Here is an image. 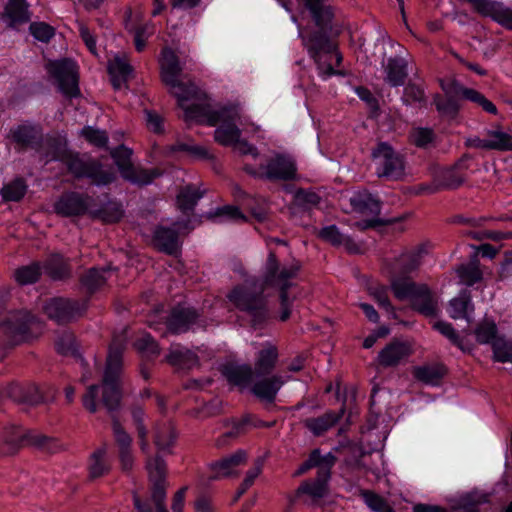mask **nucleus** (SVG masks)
Wrapping results in <instances>:
<instances>
[{
  "label": "nucleus",
  "mask_w": 512,
  "mask_h": 512,
  "mask_svg": "<svg viewBox=\"0 0 512 512\" xmlns=\"http://www.w3.org/2000/svg\"><path fill=\"white\" fill-rule=\"evenodd\" d=\"M442 89L445 93L461 95L463 99L469 100L479 105L487 113L493 115L498 113L497 107L489 99H487L484 94L475 89L464 87L457 81H452L447 86L442 85Z\"/></svg>",
  "instance_id": "412c9836"
},
{
  "label": "nucleus",
  "mask_w": 512,
  "mask_h": 512,
  "mask_svg": "<svg viewBox=\"0 0 512 512\" xmlns=\"http://www.w3.org/2000/svg\"><path fill=\"white\" fill-rule=\"evenodd\" d=\"M446 95V99H443L440 95H436L434 104L439 113L454 118L460 109L456 97H461V95H455L454 93H446Z\"/></svg>",
  "instance_id": "603ef678"
},
{
  "label": "nucleus",
  "mask_w": 512,
  "mask_h": 512,
  "mask_svg": "<svg viewBox=\"0 0 512 512\" xmlns=\"http://www.w3.org/2000/svg\"><path fill=\"white\" fill-rule=\"evenodd\" d=\"M368 291L369 295L373 297L380 307L384 308L387 312H394V307L389 300L388 288L386 286H370Z\"/></svg>",
  "instance_id": "338daca9"
},
{
  "label": "nucleus",
  "mask_w": 512,
  "mask_h": 512,
  "mask_svg": "<svg viewBox=\"0 0 512 512\" xmlns=\"http://www.w3.org/2000/svg\"><path fill=\"white\" fill-rule=\"evenodd\" d=\"M163 171L159 168L146 169L140 166L132 165L122 177L130 183L138 186L151 184L156 178L160 177Z\"/></svg>",
  "instance_id": "e433bc0d"
},
{
  "label": "nucleus",
  "mask_w": 512,
  "mask_h": 512,
  "mask_svg": "<svg viewBox=\"0 0 512 512\" xmlns=\"http://www.w3.org/2000/svg\"><path fill=\"white\" fill-rule=\"evenodd\" d=\"M109 268H96L88 269L80 278V284L87 293L92 294L99 290L106 284Z\"/></svg>",
  "instance_id": "a19ab883"
},
{
  "label": "nucleus",
  "mask_w": 512,
  "mask_h": 512,
  "mask_svg": "<svg viewBox=\"0 0 512 512\" xmlns=\"http://www.w3.org/2000/svg\"><path fill=\"white\" fill-rule=\"evenodd\" d=\"M259 169L262 170L260 178L269 181H291L297 175V165L293 157L282 153L275 154Z\"/></svg>",
  "instance_id": "2eb2a0df"
},
{
  "label": "nucleus",
  "mask_w": 512,
  "mask_h": 512,
  "mask_svg": "<svg viewBox=\"0 0 512 512\" xmlns=\"http://www.w3.org/2000/svg\"><path fill=\"white\" fill-rule=\"evenodd\" d=\"M123 351V342L116 338L113 339L109 346L102 384L90 385L82 397L83 406L90 413H96L98 410L97 398L100 389L102 391L101 403L108 413L113 414L120 408ZM112 430L119 450L131 449L132 438L114 415H112Z\"/></svg>",
  "instance_id": "f257e3e1"
},
{
  "label": "nucleus",
  "mask_w": 512,
  "mask_h": 512,
  "mask_svg": "<svg viewBox=\"0 0 512 512\" xmlns=\"http://www.w3.org/2000/svg\"><path fill=\"white\" fill-rule=\"evenodd\" d=\"M493 358L497 362H512V341L503 336H499L491 344Z\"/></svg>",
  "instance_id": "13d9d810"
},
{
  "label": "nucleus",
  "mask_w": 512,
  "mask_h": 512,
  "mask_svg": "<svg viewBox=\"0 0 512 512\" xmlns=\"http://www.w3.org/2000/svg\"><path fill=\"white\" fill-rule=\"evenodd\" d=\"M161 65V78L166 86L170 88V92L177 98L182 106L183 100H189L196 96L197 87L189 81L187 83L179 80L182 68L179 63L178 56L170 48L162 50Z\"/></svg>",
  "instance_id": "423d86ee"
},
{
  "label": "nucleus",
  "mask_w": 512,
  "mask_h": 512,
  "mask_svg": "<svg viewBox=\"0 0 512 512\" xmlns=\"http://www.w3.org/2000/svg\"><path fill=\"white\" fill-rule=\"evenodd\" d=\"M10 137L16 144L18 152L35 149L39 150L43 136L41 130L34 125L22 124L10 130Z\"/></svg>",
  "instance_id": "6ab92c4d"
},
{
  "label": "nucleus",
  "mask_w": 512,
  "mask_h": 512,
  "mask_svg": "<svg viewBox=\"0 0 512 512\" xmlns=\"http://www.w3.org/2000/svg\"><path fill=\"white\" fill-rule=\"evenodd\" d=\"M456 273L461 283L466 286H472L480 282L483 277V273L479 267V260L476 257L467 264L459 265L456 269Z\"/></svg>",
  "instance_id": "a18cd8bd"
},
{
  "label": "nucleus",
  "mask_w": 512,
  "mask_h": 512,
  "mask_svg": "<svg viewBox=\"0 0 512 512\" xmlns=\"http://www.w3.org/2000/svg\"><path fill=\"white\" fill-rule=\"evenodd\" d=\"M264 290V284L253 279L234 287L228 294L230 302L250 317L254 327L262 325L269 317Z\"/></svg>",
  "instance_id": "f03ea898"
},
{
  "label": "nucleus",
  "mask_w": 512,
  "mask_h": 512,
  "mask_svg": "<svg viewBox=\"0 0 512 512\" xmlns=\"http://www.w3.org/2000/svg\"><path fill=\"white\" fill-rule=\"evenodd\" d=\"M153 243L159 251L174 255L178 250V232L173 228L159 226L154 231Z\"/></svg>",
  "instance_id": "2f4dec72"
},
{
  "label": "nucleus",
  "mask_w": 512,
  "mask_h": 512,
  "mask_svg": "<svg viewBox=\"0 0 512 512\" xmlns=\"http://www.w3.org/2000/svg\"><path fill=\"white\" fill-rule=\"evenodd\" d=\"M80 135L85 138L90 144L102 148L108 143V136L105 131L95 129L91 126L84 127Z\"/></svg>",
  "instance_id": "0e129e2a"
},
{
  "label": "nucleus",
  "mask_w": 512,
  "mask_h": 512,
  "mask_svg": "<svg viewBox=\"0 0 512 512\" xmlns=\"http://www.w3.org/2000/svg\"><path fill=\"white\" fill-rule=\"evenodd\" d=\"M42 269L54 281L66 280L72 275L69 260L59 253L50 254L44 261Z\"/></svg>",
  "instance_id": "cd10ccee"
},
{
  "label": "nucleus",
  "mask_w": 512,
  "mask_h": 512,
  "mask_svg": "<svg viewBox=\"0 0 512 512\" xmlns=\"http://www.w3.org/2000/svg\"><path fill=\"white\" fill-rule=\"evenodd\" d=\"M473 309L469 292H462L459 297L450 301V316L453 319H468V310Z\"/></svg>",
  "instance_id": "864d4df0"
},
{
  "label": "nucleus",
  "mask_w": 512,
  "mask_h": 512,
  "mask_svg": "<svg viewBox=\"0 0 512 512\" xmlns=\"http://www.w3.org/2000/svg\"><path fill=\"white\" fill-rule=\"evenodd\" d=\"M131 156L132 150L124 145H120L111 151V157L114 159L121 176L133 165Z\"/></svg>",
  "instance_id": "bf43d9fd"
},
{
  "label": "nucleus",
  "mask_w": 512,
  "mask_h": 512,
  "mask_svg": "<svg viewBox=\"0 0 512 512\" xmlns=\"http://www.w3.org/2000/svg\"><path fill=\"white\" fill-rule=\"evenodd\" d=\"M247 454L244 450H238L232 455L225 457L219 461L212 462L210 469L213 471V478L229 477L235 474V469L245 464Z\"/></svg>",
  "instance_id": "7c9ffc66"
},
{
  "label": "nucleus",
  "mask_w": 512,
  "mask_h": 512,
  "mask_svg": "<svg viewBox=\"0 0 512 512\" xmlns=\"http://www.w3.org/2000/svg\"><path fill=\"white\" fill-rule=\"evenodd\" d=\"M46 68L50 76L57 82L58 88L64 96L76 98L80 95L75 62L69 59L51 61Z\"/></svg>",
  "instance_id": "ddd939ff"
},
{
  "label": "nucleus",
  "mask_w": 512,
  "mask_h": 512,
  "mask_svg": "<svg viewBox=\"0 0 512 512\" xmlns=\"http://www.w3.org/2000/svg\"><path fill=\"white\" fill-rule=\"evenodd\" d=\"M85 305L68 298H52L44 305L45 314L58 324L68 323L82 315Z\"/></svg>",
  "instance_id": "dca6fc26"
},
{
  "label": "nucleus",
  "mask_w": 512,
  "mask_h": 512,
  "mask_svg": "<svg viewBox=\"0 0 512 512\" xmlns=\"http://www.w3.org/2000/svg\"><path fill=\"white\" fill-rule=\"evenodd\" d=\"M425 253V246L422 244L402 253L397 259V265L401 273L408 274L416 270L420 266L421 259Z\"/></svg>",
  "instance_id": "79ce46f5"
},
{
  "label": "nucleus",
  "mask_w": 512,
  "mask_h": 512,
  "mask_svg": "<svg viewBox=\"0 0 512 512\" xmlns=\"http://www.w3.org/2000/svg\"><path fill=\"white\" fill-rule=\"evenodd\" d=\"M219 122L221 125L214 132L216 142L223 146H232L239 142L241 130L237 123L241 124L240 108L237 105H230L211 112L208 116V124L216 126Z\"/></svg>",
  "instance_id": "0eeeda50"
},
{
  "label": "nucleus",
  "mask_w": 512,
  "mask_h": 512,
  "mask_svg": "<svg viewBox=\"0 0 512 512\" xmlns=\"http://www.w3.org/2000/svg\"><path fill=\"white\" fill-rule=\"evenodd\" d=\"M489 502V494L469 493L460 498L458 512H480L478 507Z\"/></svg>",
  "instance_id": "3c124183"
},
{
  "label": "nucleus",
  "mask_w": 512,
  "mask_h": 512,
  "mask_svg": "<svg viewBox=\"0 0 512 512\" xmlns=\"http://www.w3.org/2000/svg\"><path fill=\"white\" fill-rule=\"evenodd\" d=\"M105 454L106 451L104 449H99L92 454L89 466L91 478L101 477L109 471V466L105 461Z\"/></svg>",
  "instance_id": "680f3d73"
},
{
  "label": "nucleus",
  "mask_w": 512,
  "mask_h": 512,
  "mask_svg": "<svg viewBox=\"0 0 512 512\" xmlns=\"http://www.w3.org/2000/svg\"><path fill=\"white\" fill-rule=\"evenodd\" d=\"M410 302L413 310L426 317H436L439 313L438 299L426 284L420 286Z\"/></svg>",
  "instance_id": "5701e85b"
},
{
  "label": "nucleus",
  "mask_w": 512,
  "mask_h": 512,
  "mask_svg": "<svg viewBox=\"0 0 512 512\" xmlns=\"http://www.w3.org/2000/svg\"><path fill=\"white\" fill-rule=\"evenodd\" d=\"M92 198L85 193L69 191L63 193L54 203V212L62 217H78L84 215Z\"/></svg>",
  "instance_id": "f3484780"
},
{
  "label": "nucleus",
  "mask_w": 512,
  "mask_h": 512,
  "mask_svg": "<svg viewBox=\"0 0 512 512\" xmlns=\"http://www.w3.org/2000/svg\"><path fill=\"white\" fill-rule=\"evenodd\" d=\"M371 158L379 178L397 181L404 176V157L389 143L378 142L371 151Z\"/></svg>",
  "instance_id": "6e6552de"
},
{
  "label": "nucleus",
  "mask_w": 512,
  "mask_h": 512,
  "mask_svg": "<svg viewBox=\"0 0 512 512\" xmlns=\"http://www.w3.org/2000/svg\"><path fill=\"white\" fill-rule=\"evenodd\" d=\"M39 326L37 319L28 311L20 310L11 313L0 324V331L7 344L11 346L31 340L35 336V329Z\"/></svg>",
  "instance_id": "1a4fd4ad"
},
{
  "label": "nucleus",
  "mask_w": 512,
  "mask_h": 512,
  "mask_svg": "<svg viewBox=\"0 0 512 512\" xmlns=\"http://www.w3.org/2000/svg\"><path fill=\"white\" fill-rule=\"evenodd\" d=\"M42 274V266L39 262H32L29 265L17 268L14 271L15 281L20 285L36 283Z\"/></svg>",
  "instance_id": "de8ad7c7"
},
{
  "label": "nucleus",
  "mask_w": 512,
  "mask_h": 512,
  "mask_svg": "<svg viewBox=\"0 0 512 512\" xmlns=\"http://www.w3.org/2000/svg\"><path fill=\"white\" fill-rule=\"evenodd\" d=\"M329 456H334L332 453H327L326 455H321L319 449H314L308 459L302 463L299 468L294 472V476L298 477L300 475H303L308 470L312 468H317V470L320 469L325 464H328L330 462V459H328Z\"/></svg>",
  "instance_id": "4d7b16f0"
},
{
  "label": "nucleus",
  "mask_w": 512,
  "mask_h": 512,
  "mask_svg": "<svg viewBox=\"0 0 512 512\" xmlns=\"http://www.w3.org/2000/svg\"><path fill=\"white\" fill-rule=\"evenodd\" d=\"M385 80L393 87L401 86L407 78V63L400 57L389 58L384 68Z\"/></svg>",
  "instance_id": "58836bf2"
},
{
  "label": "nucleus",
  "mask_w": 512,
  "mask_h": 512,
  "mask_svg": "<svg viewBox=\"0 0 512 512\" xmlns=\"http://www.w3.org/2000/svg\"><path fill=\"white\" fill-rule=\"evenodd\" d=\"M402 101L406 105H412L414 103L425 104L426 96L424 89L414 83L407 84L403 91Z\"/></svg>",
  "instance_id": "e2e57ef3"
},
{
  "label": "nucleus",
  "mask_w": 512,
  "mask_h": 512,
  "mask_svg": "<svg viewBox=\"0 0 512 512\" xmlns=\"http://www.w3.org/2000/svg\"><path fill=\"white\" fill-rule=\"evenodd\" d=\"M278 356L277 347L270 343H266L257 353L255 358V370H253L255 375L258 377L270 375L276 367Z\"/></svg>",
  "instance_id": "c85d7f7f"
},
{
  "label": "nucleus",
  "mask_w": 512,
  "mask_h": 512,
  "mask_svg": "<svg viewBox=\"0 0 512 512\" xmlns=\"http://www.w3.org/2000/svg\"><path fill=\"white\" fill-rule=\"evenodd\" d=\"M124 211L122 205L118 202L110 201L98 209L94 216L105 223H116L123 217Z\"/></svg>",
  "instance_id": "6e6d98bb"
},
{
  "label": "nucleus",
  "mask_w": 512,
  "mask_h": 512,
  "mask_svg": "<svg viewBox=\"0 0 512 512\" xmlns=\"http://www.w3.org/2000/svg\"><path fill=\"white\" fill-rule=\"evenodd\" d=\"M319 28L317 31H311L308 34L299 33L303 46L307 49L309 56L314 60L319 75L327 79L338 74L332 65V58L335 57L336 65H340L342 55L338 51L336 44L326 34L325 30L330 28Z\"/></svg>",
  "instance_id": "20e7f679"
},
{
  "label": "nucleus",
  "mask_w": 512,
  "mask_h": 512,
  "mask_svg": "<svg viewBox=\"0 0 512 512\" xmlns=\"http://www.w3.org/2000/svg\"><path fill=\"white\" fill-rule=\"evenodd\" d=\"M360 496L373 512H395L385 498L371 490H361Z\"/></svg>",
  "instance_id": "5fc2aeb1"
},
{
  "label": "nucleus",
  "mask_w": 512,
  "mask_h": 512,
  "mask_svg": "<svg viewBox=\"0 0 512 512\" xmlns=\"http://www.w3.org/2000/svg\"><path fill=\"white\" fill-rule=\"evenodd\" d=\"M411 354L410 346L401 341H392L387 344L378 355L379 365L388 368L399 365Z\"/></svg>",
  "instance_id": "b1692460"
},
{
  "label": "nucleus",
  "mask_w": 512,
  "mask_h": 512,
  "mask_svg": "<svg viewBox=\"0 0 512 512\" xmlns=\"http://www.w3.org/2000/svg\"><path fill=\"white\" fill-rule=\"evenodd\" d=\"M283 384L284 380L280 375H272L256 382L251 387V392L261 401L273 404Z\"/></svg>",
  "instance_id": "bb28decb"
},
{
  "label": "nucleus",
  "mask_w": 512,
  "mask_h": 512,
  "mask_svg": "<svg viewBox=\"0 0 512 512\" xmlns=\"http://www.w3.org/2000/svg\"><path fill=\"white\" fill-rule=\"evenodd\" d=\"M446 372V367L443 364H432L416 367L414 369V376L423 383L437 385Z\"/></svg>",
  "instance_id": "c03bdc74"
},
{
  "label": "nucleus",
  "mask_w": 512,
  "mask_h": 512,
  "mask_svg": "<svg viewBox=\"0 0 512 512\" xmlns=\"http://www.w3.org/2000/svg\"><path fill=\"white\" fill-rule=\"evenodd\" d=\"M135 347L141 353L146 354L147 357H156L160 353V348L157 342L149 334H145L138 338L135 342Z\"/></svg>",
  "instance_id": "774afa93"
},
{
  "label": "nucleus",
  "mask_w": 512,
  "mask_h": 512,
  "mask_svg": "<svg viewBox=\"0 0 512 512\" xmlns=\"http://www.w3.org/2000/svg\"><path fill=\"white\" fill-rule=\"evenodd\" d=\"M433 328L445 336L450 342L457 346L460 350L466 351L463 339L456 332L451 323L445 321H437L434 323Z\"/></svg>",
  "instance_id": "052dcab7"
},
{
  "label": "nucleus",
  "mask_w": 512,
  "mask_h": 512,
  "mask_svg": "<svg viewBox=\"0 0 512 512\" xmlns=\"http://www.w3.org/2000/svg\"><path fill=\"white\" fill-rule=\"evenodd\" d=\"M27 192V185L22 178H16L1 188L0 194L4 201H20Z\"/></svg>",
  "instance_id": "8fccbe9b"
},
{
  "label": "nucleus",
  "mask_w": 512,
  "mask_h": 512,
  "mask_svg": "<svg viewBox=\"0 0 512 512\" xmlns=\"http://www.w3.org/2000/svg\"><path fill=\"white\" fill-rule=\"evenodd\" d=\"M1 437L4 443L11 446V449H15L23 442H27V444L33 445L49 453H55L60 447L55 438L48 437L35 431L24 432L21 427L15 425L5 427Z\"/></svg>",
  "instance_id": "f8f14e48"
},
{
  "label": "nucleus",
  "mask_w": 512,
  "mask_h": 512,
  "mask_svg": "<svg viewBox=\"0 0 512 512\" xmlns=\"http://www.w3.org/2000/svg\"><path fill=\"white\" fill-rule=\"evenodd\" d=\"M295 203L297 206L302 209H311L312 207H316L320 203V196L313 192L305 189H299L295 193Z\"/></svg>",
  "instance_id": "69168bd1"
},
{
  "label": "nucleus",
  "mask_w": 512,
  "mask_h": 512,
  "mask_svg": "<svg viewBox=\"0 0 512 512\" xmlns=\"http://www.w3.org/2000/svg\"><path fill=\"white\" fill-rule=\"evenodd\" d=\"M390 285L394 296L398 300L409 299L411 301L422 284L412 281L409 277H393Z\"/></svg>",
  "instance_id": "37998d69"
},
{
  "label": "nucleus",
  "mask_w": 512,
  "mask_h": 512,
  "mask_svg": "<svg viewBox=\"0 0 512 512\" xmlns=\"http://www.w3.org/2000/svg\"><path fill=\"white\" fill-rule=\"evenodd\" d=\"M222 375L232 386L238 387L240 391L251 386L254 371L248 364L226 363L221 368Z\"/></svg>",
  "instance_id": "aec40b11"
},
{
  "label": "nucleus",
  "mask_w": 512,
  "mask_h": 512,
  "mask_svg": "<svg viewBox=\"0 0 512 512\" xmlns=\"http://www.w3.org/2000/svg\"><path fill=\"white\" fill-rule=\"evenodd\" d=\"M465 181V173L460 171L458 166L441 171L435 176L433 180V187L431 193H436L441 190H453L460 187Z\"/></svg>",
  "instance_id": "c756f323"
},
{
  "label": "nucleus",
  "mask_w": 512,
  "mask_h": 512,
  "mask_svg": "<svg viewBox=\"0 0 512 512\" xmlns=\"http://www.w3.org/2000/svg\"><path fill=\"white\" fill-rule=\"evenodd\" d=\"M328 459H330V462L317 470L316 478L303 481L293 494L287 495L289 508L303 496H308L313 502H317L326 496L328 482L331 478V469L336 462V457L329 456Z\"/></svg>",
  "instance_id": "9d476101"
},
{
  "label": "nucleus",
  "mask_w": 512,
  "mask_h": 512,
  "mask_svg": "<svg viewBox=\"0 0 512 512\" xmlns=\"http://www.w3.org/2000/svg\"><path fill=\"white\" fill-rule=\"evenodd\" d=\"M481 15L491 17L502 26L512 30V10L491 0H467Z\"/></svg>",
  "instance_id": "a211bd4d"
},
{
  "label": "nucleus",
  "mask_w": 512,
  "mask_h": 512,
  "mask_svg": "<svg viewBox=\"0 0 512 512\" xmlns=\"http://www.w3.org/2000/svg\"><path fill=\"white\" fill-rule=\"evenodd\" d=\"M299 270L300 265L298 264L281 265L275 252H269L265 264L264 278L261 283L264 284V288L267 286L280 291L281 321H286L290 317L291 301L287 291L293 285V280L297 277Z\"/></svg>",
  "instance_id": "39448f33"
},
{
  "label": "nucleus",
  "mask_w": 512,
  "mask_h": 512,
  "mask_svg": "<svg viewBox=\"0 0 512 512\" xmlns=\"http://www.w3.org/2000/svg\"><path fill=\"white\" fill-rule=\"evenodd\" d=\"M474 335L479 344H492L499 337L498 327L493 319L484 318L476 325Z\"/></svg>",
  "instance_id": "49530a36"
},
{
  "label": "nucleus",
  "mask_w": 512,
  "mask_h": 512,
  "mask_svg": "<svg viewBox=\"0 0 512 512\" xmlns=\"http://www.w3.org/2000/svg\"><path fill=\"white\" fill-rule=\"evenodd\" d=\"M318 236L333 246H343L350 254L362 253L361 245L350 236L341 233L336 225L323 227Z\"/></svg>",
  "instance_id": "393cba45"
},
{
  "label": "nucleus",
  "mask_w": 512,
  "mask_h": 512,
  "mask_svg": "<svg viewBox=\"0 0 512 512\" xmlns=\"http://www.w3.org/2000/svg\"><path fill=\"white\" fill-rule=\"evenodd\" d=\"M489 150L512 151V136L500 129L487 130Z\"/></svg>",
  "instance_id": "09e8293b"
},
{
  "label": "nucleus",
  "mask_w": 512,
  "mask_h": 512,
  "mask_svg": "<svg viewBox=\"0 0 512 512\" xmlns=\"http://www.w3.org/2000/svg\"><path fill=\"white\" fill-rule=\"evenodd\" d=\"M1 19L10 28H18L30 21L29 4L26 0H9L1 13Z\"/></svg>",
  "instance_id": "4be33fe9"
},
{
  "label": "nucleus",
  "mask_w": 512,
  "mask_h": 512,
  "mask_svg": "<svg viewBox=\"0 0 512 512\" xmlns=\"http://www.w3.org/2000/svg\"><path fill=\"white\" fill-rule=\"evenodd\" d=\"M108 73L111 77V83L115 89H121L128 81L132 73V66L123 56H115L108 63Z\"/></svg>",
  "instance_id": "473e14b6"
},
{
  "label": "nucleus",
  "mask_w": 512,
  "mask_h": 512,
  "mask_svg": "<svg viewBox=\"0 0 512 512\" xmlns=\"http://www.w3.org/2000/svg\"><path fill=\"white\" fill-rule=\"evenodd\" d=\"M200 314L191 307L184 304L174 306L165 317V322L148 320V325L156 331L164 330L172 334H181L187 332L193 324L196 323Z\"/></svg>",
  "instance_id": "9b49d317"
},
{
  "label": "nucleus",
  "mask_w": 512,
  "mask_h": 512,
  "mask_svg": "<svg viewBox=\"0 0 512 512\" xmlns=\"http://www.w3.org/2000/svg\"><path fill=\"white\" fill-rule=\"evenodd\" d=\"M344 406L339 411H327L321 416L307 418L303 421L304 426L316 437L322 436L329 429L334 427L343 417Z\"/></svg>",
  "instance_id": "a878e982"
},
{
  "label": "nucleus",
  "mask_w": 512,
  "mask_h": 512,
  "mask_svg": "<svg viewBox=\"0 0 512 512\" xmlns=\"http://www.w3.org/2000/svg\"><path fill=\"white\" fill-rule=\"evenodd\" d=\"M166 361L180 369H191L198 365V356L189 349L183 348L180 345H172Z\"/></svg>",
  "instance_id": "72a5a7b5"
},
{
  "label": "nucleus",
  "mask_w": 512,
  "mask_h": 512,
  "mask_svg": "<svg viewBox=\"0 0 512 512\" xmlns=\"http://www.w3.org/2000/svg\"><path fill=\"white\" fill-rule=\"evenodd\" d=\"M151 482V498L155 504L156 512H168L165 505L166 498V463L160 456L150 457L146 461Z\"/></svg>",
  "instance_id": "4468645a"
},
{
  "label": "nucleus",
  "mask_w": 512,
  "mask_h": 512,
  "mask_svg": "<svg viewBox=\"0 0 512 512\" xmlns=\"http://www.w3.org/2000/svg\"><path fill=\"white\" fill-rule=\"evenodd\" d=\"M203 194L194 185L190 184L182 187L176 199L178 209L182 213L190 215L194 211L197 202L203 197Z\"/></svg>",
  "instance_id": "ea45409f"
},
{
  "label": "nucleus",
  "mask_w": 512,
  "mask_h": 512,
  "mask_svg": "<svg viewBox=\"0 0 512 512\" xmlns=\"http://www.w3.org/2000/svg\"><path fill=\"white\" fill-rule=\"evenodd\" d=\"M61 161L67 170L77 179L88 178L94 185L104 186L112 183L116 176L111 169H104L96 159L80 157L79 154L66 150H57L46 154V162Z\"/></svg>",
  "instance_id": "7ed1b4c3"
},
{
  "label": "nucleus",
  "mask_w": 512,
  "mask_h": 512,
  "mask_svg": "<svg viewBox=\"0 0 512 512\" xmlns=\"http://www.w3.org/2000/svg\"><path fill=\"white\" fill-rule=\"evenodd\" d=\"M354 211L363 215L378 216L381 212V202L370 193H357L350 199Z\"/></svg>",
  "instance_id": "4c0bfd02"
},
{
  "label": "nucleus",
  "mask_w": 512,
  "mask_h": 512,
  "mask_svg": "<svg viewBox=\"0 0 512 512\" xmlns=\"http://www.w3.org/2000/svg\"><path fill=\"white\" fill-rule=\"evenodd\" d=\"M305 7L309 10L315 25L318 28L328 27L333 19L332 7L326 5L324 0H303Z\"/></svg>",
  "instance_id": "f704fd0d"
},
{
  "label": "nucleus",
  "mask_w": 512,
  "mask_h": 512,
  "mask_svg": "<svg viewBox=\"0 0 512 512\" xmlns=\"http://www.w3.org/2000/svg\"><path fill=\"white\" fill-rule=\"evenodd\" d=\"M178 434L171 422L160 423L156 426L154 444L159 451L171 453V448L175 445Z\"/></svg>",
  "instance_id": "c9c22d12"
}]
</instances>
